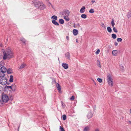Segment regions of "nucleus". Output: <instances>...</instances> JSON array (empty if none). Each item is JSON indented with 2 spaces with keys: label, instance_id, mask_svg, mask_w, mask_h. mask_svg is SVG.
Listing matches in <instances>:
<instances>
[{
  "label": "nucleus",
  "instance_id": "obj_1",
  "mask_svg": "<svg viewBox=\"0 0 131 131\" xmlns=\"http://www.w3.org/2000/svg\"><path fill=\"white\" fill-rule=\"evenodd\" d=\"M3 59L6 60L7 59L12 58L13 56V52L9 48L7 49L6 50L3 52Z\"/></svg>",
  "mask_w": 131,
  "mask_h": 131
},
{
  "label": "nucleus",
  "instance_id": "obj_2",
  "mask_svg": "<svg viewBox=\"0 0 131 131\" xmlns=\"http://www.w3.org/2000/svg\"><path fill=\"white\" fill-rule=\"evenodd\" d=\"M107 81L109 85L112 86L113 85V82L112 78H111V75L109 73L107 74Z\"/></svg>",
  "mask_w": 131,
  "mask_h": 131
},
{
  "label": "nucleus",
  "instance_id": "obj_3",
  "mask_svg": "<svg viewBox=\"0 0 131 131\" xmlns=\"http://www.w3.org/2000/svg\"><path fill=\"white\" fill-rule=\"evenodd\" d=\"M2 99L3 102L6 103L8 101L9 99L6 94H4L2 95Z\"/></svg>",
  "mask_w": 131,
  "mask_h": 131
},
{
  "label": "nucleus",
  "instance_id": "obj_4",
  "mask_svg": "<svg viewBox=\"0 0 131 131\" xmlns=\"http://www.w3.org/2000/svg\"><path fill=\"white\" fill-rule=\"evenodd\" d=\"M32 2L34 4V6L38 8H39L40 5L42 3V2H40L36 0L33 1Z\"/></svg>",
  "mask_w": 131,
  "mask_h": 131
},
{
  "label": "nucleus",
  "instance_id": "obj_5",
  "mask_svg": "<svg viewBox=\"0 0 131 131\" xmlns=\"http://www.w3.org/2000/svg\"><path fill=\"white\" fill-rule=\"evenodd\" d=\"M61 13L64 16H68L70 14V12L67 9L64 10L63 11L61 12Z\"/></svg>",
  "mask_w": 131,
  "mask_h": 131
},
{
  "label": "nucleus",
  "instance_id": "obj_6",
  "mask_svg": "<svg viewBox=\"0 0 131 131\" xmlns=\"http://www.w3.org/2000/svg\"><path fill=\"white\" fill-rule=\"evenodd\" d=\"M0 82L3 85H6L7 83V80L4 78H2L0 80Z\"/></svg>",
  "mask_w": 131,
  "mask_h": 131
},
{
  "label": "nucleus",
  "instance_id": "obj_7",
  "mask_svg": "<svg viewBox=\"0 0 131 131\" xmlns=\"http://www.w3.org/2000/svg\"><path fill=\"white\" fill-rule=\"evenodd\" d=\"M46 8V6L45 5H44L43 2L40 4V5L39 6L38 8L40 9L43 10L44 9Z\"/></svg>",
  "mask_w": 131,
  "mask_h": 131
},
{
  "label": "nucleus",
  "instance_id": "obj_8",
  "mask_svg": "<svg viewBox=\"0 0 131 131\" xmlns=\"http://www.w3.org/2000/svg\"><path fill=\"white\" fill-rule=\"evenodd\" d=\"M118 52H120V51L117 50H113L112 52V54L114 56H116Z\"/></svg>",
  "mask_w": 131,
  "mask_h": 131
},
{
  "label": "nucleus",
  "instance_id": "obj_9",
  "mask_svg": "<svg viewBox=\"0 0 131 131\" xmlns=\"http://www.w3.org/2000/svg\"><path fill=\"white\" fill-rule=\"evenodd\" d=\"M1 71L4 73L6 72L7 69L5 67L3 66L1 68Z\"/></svg>",
  "mask_w": 131,
  "mask_h": 131
},
{
  "label": "nucleus",
  "instance_id": "obj_10",
  "mask_svg": "<svg viewBox=\"0 0 131 131\" xmlns=\"http://www.w3.org/2000/svg\"><path fill=\"white\" fill-rule=\"evenodd\" d=\"M66 58L70 60V56L69 52H68L65 54Z\"/></svg>",
  "mask_w": 131,
  "mask_h": 131
},
{
  "label": "nucleus",
  "instance_id": "obj_11",
  "mask_svg": "<svg viewBox=\"0 0 131 131\" xmlns=\"http://www.w3.org/2000/svg\"><path fill=\"white\" fill-rule=\"evenodd\" d=\"M62 66L65 69H67L68 68V64L66 63H62Z\"/></svg>",
  "mask_w": 131,
  "mask_h": 131
},
{
  "label": "nucleus",
  "instance_id": "obj_12",
  "mask_svg": "<svg viewBox=\"0 0 131 131\" xmlns=\"http://www.w3.org/2000/svg\"><path fill=\"white\" fill-rule=\"evenodd\" d=\"M56 85L58 90L59 91H60L61 90L60 85L58 83H56Z\"/></svg>",
  "mask_w": 131,
  "mask_h": 131
},
{
  "label": "nucleus",
  "instance_id": "obj_13",
  "mask_svg": "<svg viewBox=\"0 0 131 131\" xmlns=\"http://www.w3.org/2000/svg\"><path fill=\"white\" fill-rule=\"evenodd\" d=\"M73 32L74 35V36H76L78 34V31L77 29H74L73 30Z\"/></svg>",
  "mask_w": 131,
  "mask_h": 131
},
{
  "label": "nucleus",
  "instance_id": "obj_14",
  "mask_svg": "<svg viewBox=\"0 0 131 131\" xmlns=\"http://www.w3.org/2000/svg\"><path fill=\"white\" fill-rule=\"evenodd\" d=\"M93 114L91 112H89L87 115V118L89 119L92 117Z\"/></svg>",
  "mask_w": 131,
  "mask_h": 131
},
{
  "label": "nucleus",
  "instance_id": "obj_15",
  "mask_svg": "<svg viewBox=\"0 0 131 131\" xmlns=\"http://www.w3.org/2000/svg\"><path fill=\"white\" fill-rule=\"evenodd\" d=\"M85 9V7L83 6L81 8L80 10V13H82L84 12Z\"/></svg>",
  "mask_w": 131,
  "mask_h": 131
},
{
  "label": "nucleus",
  "instance_id": "obj_16",
  "mask_svg": "<svg viewBox=\"0 0 131 131\" xmlns=\"http://www.w3.org/2000/svg\"><path fill=\"white\" fill-rule=\"evenodd\" d=\"M52 23L53 24H54L57 25V26H59V24L55 20H52Z\"/></svg>",
  "mask_w": 131,
  "mask_h": 131
},
{
  "label": "nucleus",
  "instance_id": "obj_17",
  "mask_svg": "<svg viewBox=\"0 0 131 131\" xmlns=\"http://www.w3.org/2000/svg\"><path fill=\"white\" fill-rule=\"evenodd\" d=\"M5 88H6V89H12V90L13 91H14L15 90L14 88H13L12 86H6Z\"/></svg>",
  "mask_w": 131,
  "mask_h": 131
},
{
  "label": "nucleus",
  "instance_id": "obj_18",
  "mask_svg": "<svg viewBox=\"0 0 131 131\" xmlns=\"http://www.w3.org/2000/svg\"><path fill=\"white\" fill-rule=\"evenodd\" d=\"M7 73L8 74L12 73L13 72L12 69L11 68H9L7 70Z\"/></svg>",
  "mask_w": 131,
  "mask_h": 131
},
{
  "label": "nucleus",
  "instance_id": "obj_19",
  "mask_svg": "<svg viewBox=\"0 0 131 131\" xmlns=\"http://www.w3.org/2000/svg\"><path fill=\"white\" fill-rule=\"evenodd\" d=\"M51 18L54 20H57V17L56 15H53L52 16Z\"/></svg>",
  "mask_w": 131,
  "mask_h": 131
},
{
  "label": "nucleus",
  "instance_id": "obj_20",
  "mask_svg": "<svg viewBox=\"0 0 131 131\" xmlns=\"http://www.w3.org/2000/svg\"><path fill=\"white\" fill-rule=\"evenodd\" d=\"M59 22L60 24H63L64 23V20L61 19H59Z\"/></svg>",
  "mask_w": 131,
  "mask_h": 131
},
{
  "label": "nucleus",
  "instance_id": "obj_21",
  "mask_svg": "<svg viewBox=\"0 0 131 131\" xmlns=\"http://www.w3.org/2000/svg\"><path fill=\"white\" fill-rule=\"evenodd\" d=\"M13 77L12 75H11L10 76V78L9 81L10 82H13Z\"/></svg>",
  "mask_w": 131,
  "mask_h": 131
},
{
  "label": "nucleus",
  "instance_id": "obj_22",
  "mask_svg": "<svg viewBox=\"0 0 131 131\" xmlns=\"http://www.w3.org/2000/svg\"><path fill=\"white\" fill-rule=\"evenodd\" d=\"M5 76V74L2 71H0V77H4Z\"/></svg>",
  "mask_w": 131,
  "mask_h": 131
},
{
  "label": "nucleus",
  "instance_id": "obj_23",
  "mask_svg": "<svg viewBox=\"0 0 131 131\" xmlns=\"http://www.w3.org/2000/svg\"><path fill=\"white\" fill-rule=\"evenodd\" d=\"M25 65L24 64H23L21 65L19 67V69H22L25 67Z\"/></svg>",
  "mask_w": 131,
  "mask_h": 131
},
{
  "label": "nucleus",
  "instance_id": "obj_24",
  "mask_svg": "<svg viewBox=\"0 0 131 131\" xmlns=\"http://www.w3.org/2000/svg\"><path fill=\"white\" fill-rule=\"evenodd\" d=\"M81 17L82 18L85 19L87 17V16L85 14H83L81 15Z\"/></svg>",
  "mask_w": 131,
  "mask_h": 131
},
{
  "label": "nucleus",
  "instance_id": "obj_25",
  "mask_svg": "<svg viewBox=\"0 0 131 131\" xmlns=\"http://www.w3.org/2000/svg\"><path fill=\"white\" fill-rule=\"evenodd\" d=\"M107 29L108 31L111 33L112 31V30L110 27H108L107 28Z\"/></svg>",
  "mask_w": 131,
  "mask_h": 131
},
{
  "label": "nucleus",
  "instance_id": "obj_26",
  "mask_svg": "<svg viewBox=\"0 0 131 131\" xmlns=\"http://www.w3.org/2000/svg\"><path fill=\"white\" fill-rule=\"evenodd\" d=\"M127 16L128 18L131 17V12H129L127 14Z\"/></svg>",
  "mask_w": 131,
  "mask_h": 131
},
{
  "label": "nucleus",
  "instance_id": "obj_27",
  "mask_svg": "<svg viewBox=\"0 0 131 131\" xmlns=\"http://www.w3.org/2000/svg\"><path fill=\"white\" fill-rule=\"evenodd\" d=\"M97 66L98 67H101V66L100 64V61L99 60H97Z\"/></svg>",
  "mask_w": 131,
  "mask_h": 131
},
{
  "label": "nucleus",
  "instance_id": "obj_28",
  "mask_svg": "<svg viewBox=\"0 0 131 131\" xmlns=\"http://www.w3.org/2000/svg\"><path fill=\"white\" fill-rule=\"evenodd\" d=\"M114 20L113 19H112V21L111 22V23L112 24V27H113L115 25V24L114 23Z\"/></svg>",
  "mask_w": 131,
  "mask_h": 131
},
{
  "label": "nucleus",
  "instance_id": "obj_29",
  "mask_svg": "<svg viewBox=\"0 0 131 131\" xmlns=\"http://www.w3.org/2000/svg\"><path fill=\"white\" fill-rule=\"evenodd\" d=\"M64 18L67 21H69L70 20V19L68 17V16H64Z\"/></svg>",
  "mask_w": 131,
  "mask_h": 131
},
{
  "label": "nucleus",
  "instance_id": "obj_30",
  "mask_svg": "<svg viewBox=\"0 0 131 131\" xmlns=\"http://www.w3.org/2000/svg\"><path fill=\"white\" fill-rule=\"evenodd\" d=\"M89 128L88 126L86 127L84 129V131H89Z\"/></svg>",
  "mask_w": 131,
  "mask_h": 131
},
{
  "label": "nucleus",
  "instance_id": "obj_31",
  "mask_svg": "<svg viewBox=\"0 0 131 131\" xmlns=\"http://www.w3.org/2000/svg\"><path fill=\"white\" fill-rule=\"evenodd\" d=\"M112 37L114 39H115L116 37V35L115 34H112Z\"/></svg>",
  "mask_w": 131,
  "mask_h": 131
},
{
  "label": "nucleus",
  "instance_id": "obj_32",
  "mask_svg": "<svg viewBox=\"0 0 131 131\" xmlns=\"http://www.w3.org/2000/svg\"><path fill=\"white\" fill-rule=\"evenodd\" d=\"M94 12V10L93 9H91L89 11V12L91 13H93Z\"/></svg>",
  "mask_w": 131,
  "mask_h": 131
},
{
  "label": "nucleus",
  "instance_id": "obj_33",
  "mask_svg": "<svg viewBox=\"0 0 131 131\" xmlns=\"http://www.w3.org/2000/svg\"><path fill=\"white\" fill-rule=\"evenodd\" d=\"M63 119V120H65L66 119V116L65 115H62Z\"/></svg>",
  "mask_w": 131,
  "mask_h": 131
},
{
  "label": "nucleus",
  "instance_id": "obj_34",
  "mask_svg": "<svg viewBox=\"0 0 131 131\" xmlns=\"http://www.w3.org/2000/svg\"><path fill=\"white\" fill-rule=\"evenodd\" d=\"M117 40L118 42H121L122 40V39L121 38H118L117 39Z\"/></svg>",
  "mask_w": 131,
  "mask_h": 131
},
{
  "label": "nucleus",
  "instance_id": "obj_35",
  "mask_svg": "<svg viewBox=\"0 0 131 131\" xmlns=\"http://www.w3.org/2000/svg\"><path fill=\"white\" fill-rule=\"evenodd\" d=\"M65 131L63 128L61 126L60 127V131Z\"/></svg>",
  "mask_w": 131,
  "mask_h": 131
},
{
  "label": "nucleus",
  "instance_id": "obj_36",
  "mask_svg": "<svg viewBox=\"0 0 131 131\" xmlns=\"http://www.w3.org/2000/svg\"><path fill=\"white\" fill-rule=\"evenodd\" d=\"M97 80L100 83L102 81V79H101L99 78H97Z\"/></svg>",
  "mask_w": 131,
  "mask_h": 131
},
{
  "label": "nucleus",
  "instance_id": "obj_37",
  "mask_svg": "<svg viewBox=\"0 0 131 131\" xmlns=\"http://www.w3.org/2000/svg\"><path fill=\"white\" fill-rule=\"evenodd\" d=\"M113 31L115 32H117V30L115 27H113Z\"/></svg>",
  "mask_w": 131,
  "mask_h": 131
},
{
  "label": "nucleus",
  "instance_id": "obj_38",
  "mask_svg": "<svg viewBox=\"0 0 131 131\" xmlns=\"http://www.w3.org/2000/svg\"><path fill=\"white\" fill-rule=\"evenodd\" d=\"M61 104L62 106V107L64 108L65 107V106L64 105V103L62 101H61Z\"/></svg>",
  "mask_w": 131,
  "mask_h": 131
},
{
  "label": "nucleus",
  "instance_id": "obj_39",
  "mask_svg": "<svg viewBox=\"0 0 131 131\" xmlns=\"http://www.w3.org/2000/svg\"><path fill=\"white\" fill-rule=\"evenodd\" d=\"M21 40L23 41L24 43H25L26 42V40L24 38H22L21 39Z\"/></svg>",
  "mask_w": 131,
  "mask_h": 131
},
{
  "label": "nucleus",
  "instance_id": "obj_40",
  "mask_svg": "<svg viewBox=\"0 0 131 131\" xmlns=\"http://www.w3.org/2000/svg\"><path fill=\"white\" fill-rule=\"evenodd\" d=\"M100 52V50L99 49H98L95 52V54H99Z\"/></svg>",
  "mask_w": 131,
  "mask_h": 131
},
{
  "label": "nucleus",
  "instance_id": "obj_41",
  "mask_svg": "<svg viewBox=\"0 0 131 131\" xmlns=\"http://www.w3.org/2000/svg\"><path fill=\"white\" fill-rule=\"evenodd\" d=\"M74 96H72L70 98V100H73L74 99Z\"/></svg>",
  "mask_w": 131,
  "mask_h": 131
},
{
  "label": "nucleus",
  "instance_id": "obj_42",
  "mask_svg": "<svg viewBox=\"0 0 131 131\" xmlns=\"http://www.w3.org/2000/svg\"><path fill=\"white\" fill-rule=\"evenodd\" d=\"M47 5L49 6L50 7V6H51V4L50 2H48Z\"/></svg>",
  "mask_w": 131,
  "mask_h": 131
},
{
  "label": "nucleus",
  "instance_id": "obj_43",
  "mask_svg": "<svg viewBox=\"0 0 131 131\" xmlns=\"http://www.w3.org/2000/svg\"><path fill=\"white\" fill-rule=\"evenodd\" d=\"M114 44L116 46H117L118 45V43L117 42H114Z\"/></svg>",
  "mask_w": 131,
  "mask_h": 131
},
{
  "label": "nucleus",
  "instance_id": "obj_44",
  "mask_svg": "<svg viewBox=\"0 0 131 131\" xmlns=\"http://www.w3.org/2000/svg\"><path fill=\"white\" fill-rule=\"evenodd\" d=\"M102 26L103 27H105V28H106V26L104 25V24L103 23H102Z\"/></svg>",
  "mask_w": 131,
  "mask_h": 131
},
{
  "label": "nucleus",
  "instance_id": "obj_45",
  "mask_svg": "<svg viewBox=\"0 0 131 131\" xmlns=\"http://www.w3.org/2000/svg\"><path fill=\"white\" fill-rule=\"evenodd\" d=\"M66 38L68 40H69V36H66Z\"/></svg>",
  "mask_w": 131,
  "mask_h": 131
},
{
  "label": "nucleus",
  "instance_id": "obj_46",
  "mask_svg": "<svg viewBox=\"0 0 131 131\" xmlns=\"http://www.w3.org/2000/svg\"><path fill=\"white\" fill-rule=\"evenodd\" d=\"M91 2L92 4H93L95 2V1L94 0H92L91 1Z\"/></svg>",
  "mask_w": 131,
  "mask_h": 131
},
{
  "label": "nucleus",
  "instance_id": "obj_47",
  "mask_svg": "<svg viewBox=\"0 0 131 131\" xmlns=\"http://www.w3.org/2000/svg\"><path fill=\"white\" fill-rule=\"evenodd\" d=\"M0 47H3V45L2 43H0Z\"/></svg>",
  "mask_w": 131,
  "mask_h": 131
},
{
  "label": "nucleus",
  "instance_id": "obj_48",
  "mask_svg": "<svg viewBox=\"0 0 131 131\" xmlns=\"http://www.w3.org/2000/svg\"><path fill=\"white\" fill-rule=\"evenodd\" d=\"M95 131H100V130L98 129H97L95 130Z\"/></svg>",
  "mask_w": 131,
  "mask_h": 131
},
{
  "label": "nucleus",
  "instance_id": "obj_49",
  "mask_svg": "<svg viewBox=\"0 0 131 131\" xmlns=\"http://www.w3.org/2000/svg\"><path fill=\"white\" fill-rule=\"evenodd\" d=\"M13 97L12 96H11V97H10V99L11 100H13Z\"/></svg>",
  "mask_w": 131,
  "mask_h": 131
},
{
  "label": "nucleus",
  "instance_id": "obj_50",
  "mask_svg": "<svg viewBox=\"0 0 131 131\" xmlns=\"http://www.w3.org/2000/svg\"><path fill=\"white\" fill-rule=\"evenodd\" d=\"M76 25L77 26H79V27L80 26V25H79V24H77Z\"/></svg>",
  "mask_w": 131,
  "mask_h": 131
},
{
  "label": "nucleus",
  "instance_id": "obj_51",
  "mask_svg": "<svg viewBox=\"0 0 131 131\" xmlns=\"http://www.w3.org/2000/svg\"><path fill=\"white\" fill-rule=\"evenodd\" d=\"M76 42H77V43H78V41L77 40V39L76 40Z\"/></svg>",
  "mask_w": 131,
  "mask_h": 131
},
{
  "label": "nucleus",
  "instance_id": "obj_52",
  "mask_svg": "<svg viewBox=\"0 0 131 131\" xmlns=\"http://www.w3.org/2000/svg\"><path fill=\"white\" fill-rule=\"evenodd\" d=\"M76 25H74V26H73V27L74 28H76L77 27V26H75Z\"/></svg>",
  "mask_w": 131,
  "mask_h": 131
},
{
  "label": "nucleus",
  "instance_id": "obj_53",
  "mask_svg": "<svg viewBox=\"0 0 131 131\" xmlns=\"http://www.w3.org/2000/svg\"><path fill=\"white\" fill-rule=\"evenodd\" d=\"M128 122L130 124H131V121H129Z\"/></svg>",
  "mask_w": 131,
  "mask_h": 131
},
{
  "label": "nucleus",
  "instance_id": "obj_54",
  "mask_svg": "<svg viewBox=\"0 0 131 131\" xmlns=\"http://www.w3.org/2000/svg\"><path fill=\"white\" fill-rule=\"evenodd\" d=\"M51 6L52 8H53V6L52 4L51 5Z\"/></svg>",
  "mask_w": 131,
  "mask_h": 131
},
{
  "label": "nucleus",
  "instance_id": "obj_55",
  "mask_svg": "<svg viewBox=\"0 0 131 131\" xmlns=\"http://www.w3.org/2000/svg\"><path fill=\"white\" fill-rule=\"evenodd\" d=\"M123 68H122V69H124V67H123V66H121Z\"/></svg>",
  "mask_w": 131,
  "mask_h": 131
},
{
  "label": "nucleus",
  "instance_id": "obj_56",
  "mask_svg": "<svg viewBox=\"0 0 131 131\" xmlns=\"http://www.w3.org/2000/svg\"><path fill=\"white\" fill-rule=\"evenodd\" d=\"M130 113L131 114V110H130Z\"/></svg>",
  "mask_w": 131,
  "mask_h": 131
},
{
  "label": "nucleus",
  "instance_id": "obj_57",
  "mask_svg": "<svg viewBox=\"0 0 131 131\" xmlns=\"http://www.w3.org/2000/svg\"><path fill=\"white\" fill-rule=\"evenodd\" d=\"M122 68H123L122 67Z\"/></svg>",
  "mask_w": 131,
  "mask_h": 131
}]
</instances>
